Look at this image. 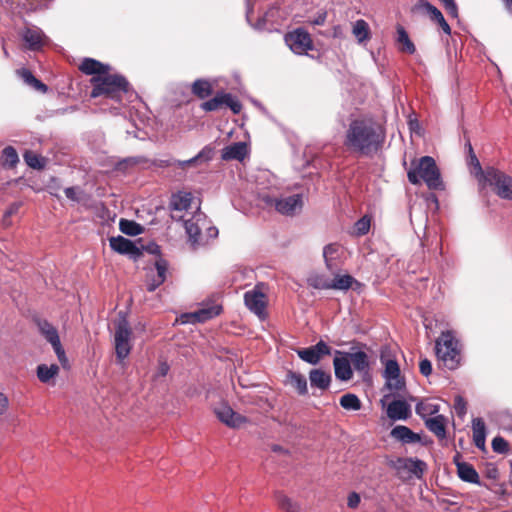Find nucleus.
Instances as JSON below:
<instances>
[{
  "label": "nucleus",
  "mask_w": 512,
  "mask_h": 512,
  "mask_svg": "<svg viewBox=\"0 0 512 512\" xmlns=\"http://www.w3.org/2000/svg\"><path fill=\"white\" fill-rule=\"evenodd\" d=\"M485 184L494 188L495 193L502 199L512 200V177L494 168L487 167L483 173Z\"/></svg>",
  "instance_id": "obj_7"
},
{
  "label": "nucleus",
  "mask_w": 512,
  "mask_h": 512,
  "mask_svg": "<svg viewBox=\"0 0 512 512\" xmlns=\"http://www.w3.org/2000/svg\"><path fill=\"white\" fill-rule=\"evenodd\" d=\"M397 38L396 41L401 45L400 50L402 52H406L408 54H414L416 51V47L414 43L410 40L409 35L405 28L401 25H398L396 28Z\"/></svg>",
  "instance_id": "obj_33"
},
{
  "label": "nucleus",
  "mask_w": 512,
  "mask_h": 512,
  "mask_svg": "<svg viewBox=\"0 0 512 512\" xmlns=\"http://www.w3.org/2000/svg\"><path fill=\"white\" fill-rule=\"evenodd\" d=\"M214 153V147H212L211 145H206L194 157L188 160H176L177 168L184 169L187 166L195 165L202 162H209L213 159Z\"/></svg>",
  "instance_id": "obj_23"
},
{
  "label": "nucleus",
  "mask_w": 512,
  "mask_h": 512,
  "mask_svg": "<svg viewBox=\"0 0 512 512\" xmlns=\"http://www.w3.org/2000/svg\"><path fill=\"white\" fill-rule=\"evenodd\" d=\"M473 441L475 446L480 450H485L486 443V425L482 418H474L472 420Z\"/></svg>",
  "instance_id": "obj_27"
},
{
  "label": "nucleus",
  "mask_w": 512,
  "mask_h": 512,
  "mask_svg": "<svg viewBox=\"0 0 512 512\" xmlns=\"http://www.w3.org/2000/svg\"><path fill=\"white\" fill-rule=\"evenodd\" d=\"M285 42L288 47L298 55L307 54L313 49V42L310 34L303 28H297L286 34Z\"/></svg>",
  "instance_id": "obj_9"
},
{
  "label": "nucleus",
  "mask_w": 512,
  "mask_h": 512,
  "mask_svg": "<svg viewBox=\"0 0 512 512\" xmlns=\"http://www.w3.org/2000/svg\"><path fill=\"white\" fill-rule=\"evenodd\" d=\"M38 328L45 339L51 344L60 341L57 329L47 320L38 321Z\"/></svg>",
  "instance_id": "obj_35"
},
{
  "label": "nucleus",
  "mask_w": 512,
  "mask_h": 512,
  "mask_svg": "<svg viewBox=\"0 0 512 512\" xmlns=\"http://www.w3.org/2000/svg\"><path fill=\"white\" fill-rule=\"evenodd\" d=\"M251 15H252V6H251V0H246V19L248 23L254 27L257 30H262L266 26V21L264 17H260L258 21L253 24L251 21Z\"/></svg>",
  "instance_id": "obj_47"
},
{
  "label": "nucleus",
  "mask_w": 512,
  "mask_h": 512,
  "mask_svg": "<svg viewBox=\"0 0 512 512\" xmlns=\"http://www.w3.org/2000/svg\"><path fill=\"white\" fill-rule=\"evenodd\" d=\"M21 205H22L21 202H14L8 207V209L5 211V213L3 215L4 225H9V218L18 212Z\"/></svg>",
  "instance_id": "obj_53"
},
{
  "label": "nucleus",
  "mask_w": 512,
  "mask_h": 512,
  "mask_svg": "<svg viewBox=\"0 0 512 512\" xmlns=\"http://www.w3.org/2000/svg\"><path fill=\"white\" fill-rule=\"evenodd\" d=\"M425 426L439 439L446 437V419L443 415H436L435 417L425 419Z\"/></svg>",
  "instance_id": "obj_30"
},
{
  "label": "nucleus",
  "mask_w": 512,
  "mask_h": 512,
  "mask_svg": "<svg viewBox=\"0 0 512 512\" xmlns=\"http://www.w3.org/2000/svg\"><path fill=\"white\" fill-rule=\"evenodd\" d=\"M311 387L326 390L331 383V375L322 369H312L309 373Z\"/></svg>",
  "instance_id": "obj_29"
},
{
  "label": "nucleus",
  "mask_w": 512,
  "mask_h": 512,
  "mask_svg": "<svg viewBox=\"0 0 512 512\" xmlns=\"http://www.w3.org/2000/svg\"><path fill=\"white\" fill-rule=\"evenodd\" d=\"M218 236V229L215 226H212L210 223L206 227L203 233V241L206 244L210 239H214Z\"/></svg>",
  "instance_id": "obj_56"
},
{
  "label": "nucleus",
  "mask_w": 512,
  "mask_h": 512,
  "mask_svg": "<svg viewBox=\"0 0 512 512\" xmlns=\"http://www.w3.org/2000/svg\"><path fill=\"white\" fill-rule=\"evenodd\" d=\"M360 495L356 492H351L347 498V505L349 508L355 509L360 503Z\"/></svg>",
  "instance_id": "obj_61"
},
{
  "label": "nucleus",
  "mask_w": 512,
  "mask_h": 512,
  "mask_svg": "<svg viewBox=\"0 0 512 512\" xmlns=\"http://www.w3.org/2000/svg\"><path fill=\"white\" fill-rule=\"evenodd\" d=\"M148 159H146L144 156H134V157H128L124 159V163L128 165H138V164H146L148 163Z\"/></svg>",
  "instance_id": "obj_63"
},
{
  "label": "nucleus",
  "mask_w": 512,
  "mask_h": 512,
  "mask_svg": "<svg viewBox=\"0 0 512 512\" xmlns=\"http://www.w3.org/2000/svg\"><path fill=\"white\" fill-rule=\"evenodd\" d=\"M333 364L335 376L337 379L341 381H348L352 378L353 371L350 361L347 357H335Z\"/></svg>",
  "instance_id": "obj_26"
},
{
  "label": "nucleus",
  "mask_w": 512,
  "mask_h": 512,
  "mask_svg": "<svg viewBox=\"0 0 512 512\" xmlns=\"http://www.w3.org/2000/svg\"><path fill=\"white\" fill-rule=\"evenodd\" d=\"M340 405L345 410L357 411L361 408V401L357 395L353 393H347L341 396Z\"/></svg>",
  "instance_id": "obj_44"
},
{
  "label": "nucleus",
  "mask_w": 512,
  "mask_h": 512,
  "mask_svg": "<svg viewBox=\"0 0 512 512\" xmlns=\"http://www.w3.org/2000/svg\"><path fill=\"white\" fill-rule=\"evenodd\" d=\"M149 280L147 282V290L149 292H154L160 285H162L165 281L164 278H158L156 274H149Z\"/></svg>",
  "instance_id": "obj_52"
},
{
  "label": "nucleus",
  "mask_w": 512,
  "mask_h": 512,
  "mask_svg": "<svg viewBox=\"0 0 512 512\" xmlns=\"http://www.w3.org/2000/svg\"><path fill=\"white\" fill-rule=\"evenodd\" d=\"M385 140V131L372 119H355L346 130L344 145L351 151L362 155L377 152Z\"/></svg>",
  "instance_id": "obj_1"
},
{
  "label": "nucleus",
  "mask_w": 512,
  "mask_h": 512,
  "mask_svg": "<svg viewBox=\"0 0 512 512\" xmlns=\"http://www.w3.org/2000/svg\"><path fill=\"white\" fill-rule=\"evenodd\" d=\"M119 229L122 233L128 236H137L142 233L143 227L132 220L121 219Z\"/></svg>",
  "instance_id": "obj_42"
},
{
  "label": "nucleus",
  "mask_w": 512,
  "mask_h": 512,
  "mask_svg": "<svg viewBox=\"0 0 512 512\" xmlns=\"http://www.w3.org/2000/svg\"><path fill=\"white\" fill-rule=\"evenodd\" d=\"M17 74L28 85H31L36 81V78L32 72L26 68L17 70Z\"/></svg>",
  "instance_id": "obj_54"
},
{
  "label": "nucleus",
  "mask_w": 512,
  "mask_h": 512,
  "mask_svg": "<svg viewBox=\"0 0 512 512\" xmlns=\"http://www.w3.org/2000/svg\"><path fill=\"white\" fill-rule=\"evenodd\" d=\"M466 148L468 151V157H467L468 165L472 166L474 169V174L476 176H480L481 179L483 180V173L485 172V170H482L481 164H480L478 158L476 157V155L473 151L472 145L469 141L466 143Z\"/></svg>",
  "instance_id": "obj_45"
},
{
  "label": "nucleus",
  "mask_w": 512,
  "mask_h": 512,
  "mask_svg": "<svg viewBox=\"0 0 512 512\" xmlns=\"http://www.w3.org/2000/svg\"><path fill=\"white\" fill-rule=\"evenodd\" d=\"M435 351L438 359L449 369L454 370L460 364L459 341L451 331L442 332L436 340Z\"/></svg>",
  "instance_id": "obj_4"
},
{
  "label": "nucleus",
  "mask_w": 512,
  "mask_h": 512,
  "mask_svg": "<svg viewBox=\"0 0 512 512\" xmlns=\"http://www.w3.org/2000/svg\"><path fill=\"white\" fill-rule=\"evenodd\" d=\"M296 353L301 360L316 365L323 356L331 354V348L321 340L311 347L296 350Z\"/></svg>",
  "instance_id": "obj_11"
},
{
  "label": "nucleus",
  "mask_w": 512,
  "mask_h": 512,
  "mask_svg": "<svg viewBox=\"0 0 512 512\" xmlns=\"http://www.w3.org/2000/svg\"><path fill=\"white\" fill-rule=\"evenodd\" d=\"M276 502L282 510L286 512H299L300 506L297 502L293 501L291 498L286 496L281 492H277L275 494Z\"/></svg>",
  "instance_id": "obj_40"
},
{
  "label": "nucleus",
  "mask_w": 512,
  "mask_h": 512,
  "mask_svg": "<svg viewBox=\"0 0 512 512\" xmlns=\"http://www.w3.org/2000/svg\"><path fill=\"white\" fill-rule=\"evenodd\" d=\"M454 408L458 416L462 417L466 414V402L465 400L458 396L455 398Z\"/></svg>",
  "instance_id": "obj_57"
},
{
  "label": "nucleus",
  "mask_w": 512,
  "mask_h": 512,
  "mask_svg": "<svg viewBox=\"0 0 512 512\" xmlns=\"http://www.w3.org/2000/svg\"><path fill=\"white\" fill-rule=\"evenodd\" d=\"M223 106L229 107L234 114H239L242 109L240 101L230 93L217 92L216 95L203 102L200 107L206 112L216 111Z\"/></svg>",
  "instance_id": "obj_8"
},
{
  "label": "nucleus",
  "mask_w": 512,
  "mask_h": 512,
  "mask_svg": "<svg viewBox=\"0 0 512 512\" xmlns=\"http://www.w3.org/2000/svg\"><path fill=\"white\" fill-rule=\"evenodd\" d=\"M26 163L32 168H41V159L37 155H25Z\"/></svg>",
  "instance_id": "obj_62"
},
{
  "label": "nucleus",
  "mask_w": 512,
  "mask_h": 512,
  "mask_svg": "<svg viewBox=\"0 0 512 512\" xmlns=\"http://www.w3.org/2000/svg\"><path fill=\"white\" fill-rule=\"evenodd\" d=\"M413 11L429 15L430 19L434 22H437L444 17L442 12L428 0H418L413 7Z\"/></svg>",
  "instance_id": "obj_32"
},
{
  "label": "nucleus",
  "mask_w": 512,
  "mask_h": 512,
  "mask_svg": "<svg viewBox=\"0 0 512 512\" xmlns=\"http://www.w3.org/2000/svg\"><path fill=\"white\" fill-rule=\"evenodd\" d=\"M58 373L59 367L56 364H51L50 366L40 364L37 366V377L42 383H49Z\"/></svg>",
  "instance_id": "obj_36"
},
{
  "label": "nucleus",
  "mask_w": 512,
  "mask_h": 512,
  "mask_svg": "<svg viewBox=\"0 0 512 512\" xmlns=\"http://www.w3.org/2000/svg\"><path fill=\"white\" fill-rule=\"evenodd\" d=\"M411 415V407L405 400H394L387 407V416L391 420H406Z\"/></svg>",
  "instance_id": "obj_20"
},
{
  "label": "nucleus",
  "mask_w": 512,
  "mask_h": 512,
  "mask_svg": "<svg viewBox=\"0 0 512 512\" xmlns=\"http://www.w3.org/2000/svg\"><path fill=\"white\" fill-rule=\"evenodd\" d=\"M492 449L499 454H506L509 451L508 442L501 436H496L492 440Z\"/></svg>",
  "instance_id": "obj_46"
},
{
  "label": "nucleus",
  "mask_w": 512,
  "mask_h": 512,
  "mask_svg": "<svg viewBox=\"0 0 512 512\" xmlns=\"http://www.w3.org/2000/svg\"><path fill=\"white\" fill-rule=\"evenodd\" d=\"M131 336L132 330L126 314L120 312L116 321L114 335L115 354L119 364H122L131 352Z\"/></svg>",
  "instance_id": "obj_5"
},
{
  "label": "nucleus",
  "mask_w": 512,
  "mask_h": 512,
  "mask_svg": "<svg viewBox=\"0 0 512 512\" xmlns=\"http://www.w3.org/2000/svg\"><path fill=\"white\" fill-rule=\"evenodd\" d=\"M213 92L212 85L204 79H197L192 84V93L200 99L209 97Z\"/></svg>",
  "instance_id": "obj_38"
},
{
  "label": "nucleus",
  "mask_w": 512,
  "mask_h": 512,
  "mask_svg": "<svg viewBox=\"0 0 512 512\" xmlns=\"http://www.w3.org/2000/svg\"><path fill=\"white\" fill-rule=\"evenodd\" d=\"M327 36H330L335 39H342L344 38L343 28L341 27V25H335L333 26L329 34H327Z\"/></svg>",
  "instance_id": "obj_64"
},
{
  "label": "nucleus",
  "mask_w": 512,
  "mask_h": 512,
  "mask_svg": "<svg viewBox=\"0 0 512 512\" xmlns=\"http://www.w3.org/2000/svg\"><path fill=\"white\" fill-rule=\"evenodd\" d=\"M176 160L177 159H172V158H169V159H159V160H154L152 162V164L156 167H159V168H166V167H177V164H176Z\"/></svg>",
  "instance_id": "obj_60"
},
{
  "label": "nucleus",
  "mask_w": 512,
  "mask_h": 512,
  "mask_svg": "<svg viewBox=\"0 0 512 512\" xmlns=\"http://www.w3.org/2000/svg\"><path fill=\"white\" fill-rule=\"evenodd\" d=\"M348 359L356 371L367 372L369 368V359L368 355L364 351L351 352Z\"/></svg>",
  "instance_id": "obj_34"
},
{
  "label": "nucleus",
  "mask_w": 512,
  "mask_h": 512,
  "mask_svg": "<svg viewBox=\"0 0 512 512\" xmlns=\"http://www.w3.org/2000/svg\"><path fill=\"white\" fill-rule=\"evenodd\" d=\"M288 379L290 381V384L296 388V390L298 391V393L300 395L307 394L308 389H307V380H306L305 376H303L300 373L289 372Z\"/></svg>",
  "instance_id": "obj_43"
},
{
  "label": "nucleus",
  "mask_w": 512,
  "mask_h": 512,
  "mask_svg": "<svg viewBox=\"0 0 512 512\" xmlns=\"http://www.w3.org/2000/svg\"><path fill=\"white\" fill-rule=\"evenodd\" d=\"M391 466L398 472L408 471L416 478H422L427 465L423 460L418 458H397L392 462Z\"/></svg>",
  "instance_id": "obj_12"
},
{
  "label": "nucleus",
  "mask_w": 512,
  "mask_h": 512,
  "mask_svg": "<svg viewBox=\"0 0 512 512\" xmlns=\"http://www.w3.org/2000/svg\"><path fill=\"white\" fill-rule=\"evenodd\" d=\"M352 34L360 45H365L371 39L369 24L364 19H357L352 23Z\"/></svg>",
  "instance_id": "obj_25"
},
{
  "label": "nucleus",
  "mask_w": 512,
  "mask_h": 512,
  "mask_svg": "<svg viewBox=\"0 0 512 512\" xmlns=\"http://www.w3.org/2000/svg\"><path fill=\"white\" fill-rule=\"evenodd\" d=\"M355 229L358 235H365L370 229V219L367 216H363L355 223Z\"/></svg>",
  "instance_id": "obj_51"
},
{
  "label": "nucleus",
  "mask_w": 512,
  "mask_h": 512,
  "mask_svg": "<svg viewBox=\"0 0 512 512\" xmlns=\"http://www.w3.org/2000/svg\"><path fill=\"white\" fill-rule=\"evenodd\" d=\"M184 227L193 246L204 245L203 236L200 235V222L195 220V214L184 220Z\"/></svg>",
  "instance_id": "obj_28"
},
{
  "label": "nucleus",
  "mask_w": 512,
  "mask_h": 512,
  "mask_svg": "<svg viewBox=\"0 0 512 512\" xmlns=\"http://www.w3.org/2000/svg\"><path fill=\"white\" fill-rule=\"evenodd\" d=\"M391 436L404 444L420 441V436L414 433L410 428L398 425L391 430Z\"/></svg>",
  "instance_id": "obj_31"
},
{
  "label": "nucleus",
  "mask_w": 512,
  "mask_h": 512,
  "mask_svg": "<svg viewBox=\"0 0 512 512\" xmlns=\"http://www.w3.org/2000/svg\"><path fill=\"white\" fill-rule=\"evenodd\" d=\"M383 376L388 389L400 391L405 388V381L400 377V368L396 360H387Z\"/></svg>",
  "instance_id": "obj_13"
},
{
  "label": "nucleus",
  "mask_w": 512,
  "mask_h": 512,
  "mask_svg": "<svg viewBox=\"0 0 512 512\" xmlns=\"http://www.w3.org/2000/svg\"><path fill=\"white\" fill-rule=\"evenodd\" d=\"M155 271H156V275H158V278H164V281L166 280L167 278V272H168V262L159 257L156 261H155Z\"/></svg>",
  "instance_id": "obj_49"
},
{
  "label": "nucleus",
  "mask_w": 512,
  "mask_h": 512,
  "mask_svg": "<svg viewBox=\"0 0 512 512\" xmlns=\"http://www.w3.org/2000/svg\"><path fill=\"white\" fill-rule=\"evenodd\" d=\"M195 220L200 222V235L203 236V231H205L210 222L207 220L206 215L201 211H197L195 213Z\"/></svg>",
  "instance_id": "obj_59"
},
{
  "label": "nucleus",
  "mask_w": 512,
  "mask_h": 512,
  "mask_svg": "<svg viewBox=\"0 0 512 512\" xmlns=\"http://www.w3.org/2000/svg\"><path fill=\"white\" fill-rule=\"evenodd\" d=\"M109 244L113 251L121 255H126L134 261L138 260L143 254V247H139L132 240L120 235L111 237Z\"/></svg>",
  "instance_id": "obj_10"
},
{
  "label": "nucleus",
  "mask_w": 512,
  "mask_h": 512,
  "mask_svg": "<svg viewBox=\"0 0 512 512\" xmlns=\"http://www.w3.org/2000/svg\"><path fill=\"white\" fill-rule=\"evenodd\" d=\"M23 41L26 43L27 48L31 51H38L44 44L45 35L43 31L36 27H26L21 33Z\"/></svg>",
  "instance_id": "obj_18"
},
{
  "label": "nucleus",
  "mask_w": 512,
  "mask_h": 512,
  "mask_svg": "<svg viewBox=\"0 0 512 512\" xmlns=\"http://www.w3.org/2000/svg\"><path fill=\"white\" fill-rule=\"evenodd\" d=\"M460 458V454L454 456L458 477L464 482L480 485L479 475L475 468L470 463L461 461Z\"/></svg>",
  "instance_id": "obj_19"
},
{
  "label": "nucleus",
  "mask_w": 512,
  "mask_h": 512,
  "mask_svg": "<svg viewBox=\"0 0 512 512\" xmlns=\"http://www.w3.org/2000/svg\"><path fill=\"white\" fill-rule=\"evenodd\" d=\"M439 410V405L431 402H419L415 407L416 413L424 420L428 419L427 416L437 414Z\"/></svg>",
  "instance_id": "obj_41"
},
{
  "label": "nucleus",
  "mask_w": 512,
  "mask_h": 512,
  "mask_svg": "<svg viewBox=\"0 0 512 512\" xmlns=\"http://www.w3.org/2000/svg\"><path fill=\"white\" fill-rule=\"evenodd\" d=\"M246 307L259 318L265 317V295L257 289L249 290L244 294Z\"/></svg>",
  "instance_id": "obj_15"
},
{
  "label": "nucleus",
  "mask_w": 512,
  "mask_h": 512,
  "mask_svg": "<svg viewBox=\"0 0 512 512\" xmlns=\"http://www.w3.org/2000/svg\"><path fill=\"white\" fill-rule=\"evenodd\" d=\"M419 369L423 376L428 377L432 373L431 361L427 358L422 359L419 363Z\"/></svg>",
  "instance_id": "obj_58"
},
{
  "label": "nucleus",
  "mask_w": 512,
  "mask_h": 512,
  "mask_svg": "<svg viewBox=\"0 0 512 512\" xmlns=\"http://www.w3.org/2000/svg\"><path fill=\"white\" fill-rule=\"evenodd\" d=\"M222 308L219 305H213L208 308H202L193 313H186L181 316L182 323H203L215 316H218Z\"/></svg>",
  "instance_id": "obj_17"
},
{
  "label": "nucleus",
  "mask_w": 512,
  "mask_h": 512,
  "mask_svg": "<svg viewBox=\"0 0 512 512\" xmlns=\"http://www.w3.org/2000/svg\"><path fill=\"white\" fill-rule=\"evenodd\" d=\"M342 251L340 245L336 243H330L326 245L323 249V257L325 261L326 268L332 273L335 274L340 270L341 266V257Z\"/></svg>",
  "instance_id": "obj_16"
},
{
  "label": "nucleus",
  "mask_w": 512,
  "mask_h": 512,
  "mask_svg": "<svg viewBox=\"0 0 512 512\" xmlns=\"http://www.w3.org/2000/svg\"><path fill=\"white\" fill-rule=\"evenodd\" d=\"M441 2L450 16L454 18L458 17V7L454 0H443Z\"/></svg>",
  "instance_id": "obj_55"
},
{
  "label": "nucleus",
  "mask_w": 512,
  "mask_h": 512,
  "mask_svg": "<svg viewBox=\"0 0 512 512\" xmlns=\"http://www.w3.org/2000/svg\"><path fill=\"white\" fill-rule=\"evenodd\" d=\"M407 177L411 184L420 185L424 182L430 190H444L445 188L440 170L431 156L412 160Z\"/></svg>",
  "instance_id": "obj_2"
},
{
  "label": "nucleus",
  "mask_w": 512,
  "mask_h": 512,
  "mask_svg": "<svg viewBox=\"0 0 512 512\" xmlns=\"http://www.w3.org/2000/svg\"><path fill=\"white\" fill-rule=\"evenodd\" d=\"M79 69L86 75L102 76L109 72L110 66L93 58H85L79 66Z\"/></svg>",
  "instance_id": "obj_21"
},
{
  "label": "nucleus",
  "mask_w": 512,
  "mask_h": 512,
  "mask_svg": "<svg viewBox=\"0 0 512 512\" xmlns=\"http://www.w3.org/2000/svg\"><path fill=\"white\" fill-rule=\"evenodd\" d=\"M193 196L190 192L178 191L172 194L169 207L172 211H185L187 210L192 202Z\"/></svg>",
  "instance_id": "obj_24"
},
{
  "label": "nucleus",
  "mask_w": 512,
  "mask_h": 512,
  "mask_svg": "<svg viewBox=\"0 0 512 512\" xmlns=\"http://www.w3.org/2000/svg\"><path fill=\"white\" fill-rule=\"evenodd\" d=\"M334 275V279L330 281V289L346 291L356 282V280L348 274L339 275L336 272Z\"/></svg>",
  "instance_id": "obj_37"
},
{
  "label": "nucleus",
  "mask_w": 512,
  "mask_h": 512,
  "mask_svg": "<svg viewBox=\"0 0 512 512\" xmlns=\"http://www.w3.org/2000/svg\"><path fill=\"white\" fill-rule=\"evenodd\" d=\"M308 284L315 289H330V280L322 276L309 278Z\"/></svg>",
  "instance_id": "obj_48"
},
{
  "label": "nucleus",
  "mask_w": 512,
  "mask_h": 512,
  "mask_svg": "<svg viewBox=\"0 0 512 512\" xmlns=\"http://www.w3.org/2000/svg\"><path fill=\"white\" fill-rule=\"evenodd\" d=\"M52 347H53V350H54L59 362L61 363V365L64 368H68L69 367L68 359H67L65 351L61 345V341L56 342L55 344L52 345Z\"/></svg>",
  "instance_id": "obj_50"
},
{
  "label": "nucleus",
  "mask_w": 512,
  "mask_h": 512,
  "mask_svg": "<svg viewBox=\"0 0 512 512\" xmlns=\"http://www.w3.org/2000/svg\"><path fill=\"white\" fill-rule=\"evenodd\" d=\"M1 165L4 168H13L19 162L17 151L12 146L5 147L0 156Z\"/></svg>",
  "instance_id": "obj_39"
},
{
  "label": "nucleus",
  "mask_w": 512,
  "mask_h": 512,
  "mask_svg": "<svg viewBox=\"0 0 512 512\" xmlns=\"http://www.w3.org/2000/svg\"><path fill=\"white\" fill-rule=\"evenodd\" d=\"M261 201L270 208H274L278 213L286 216H293L301 211L303 207V198L301 194H294L287 197H276L268 193L260 195Z\"/></svg>",
  "instance_id": "obj_6"
},
{
  "label": "nucleus",
  "mask_w": 512,
  "mask_h": 512,
  "mask_svg": "<svg viewBox=\"0 0 512 512\" xmlns=\"http://www.w3.org/2000/svg\"><path fill=\"white\" fill-rule=\"evenodd\" d=\"M214 413L222 423H224L230 428H238L247 421V419L244 416L236 413L226 403H223L220 406L216 407L214 409Z\"/></svg>",
  "instance_id": "obj_14"
},
{
  "label": "nucleus",
  "mask_w": 512,
  "mask_h": 512,
  "mask_svg": "<svg viewBox=\"0 0 512 512\" xmlns=\"http://www.w3.org/2000/svg\"><path fill=\"white\" fill-rule=\"evenodd\" d=\"M93 85L91 97L105 96L109 99L120 101L122 96L129 91V82L119 74H106L94 76L91 79Z\"/></svg>",
  "instance_id": "obj_3"
},
{
  "label": "nucleus",
  "mask_w": 512,
  "mask_h": 512,
  "mask_svg": "<svg viewBox=\"0 0 512 512\" xmlns=\"http://www.w3.org/2000/svg\"><path fill=\"white\" fill-rule=\"evenodd\" d=\"M247 155V145L244 142H235L222 149L221 159L224 161H242Z\"/></svg>",
  "instance_id": "obj_22"
}]
</instances>
